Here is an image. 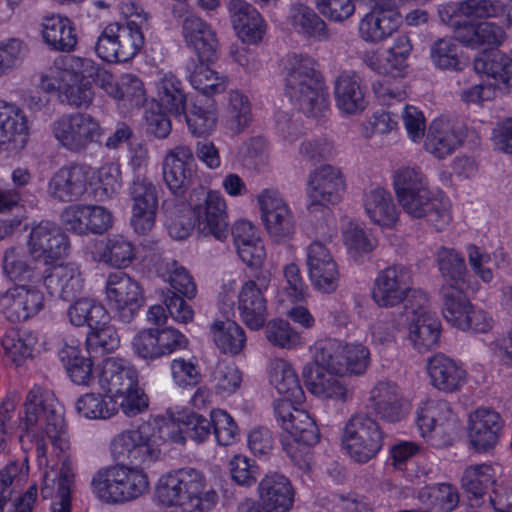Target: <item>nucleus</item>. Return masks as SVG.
I'll return each mask as SVG.
<instances>
[{
  "label": "nucleus",
  "instance_id": "nucleus-1",
  "mask_svg": "<svg viewBox=\"0 0 512 512\" xmlns=\"http://www.w3.org/2000/svg\"><path fill=\"white\" fill-rule=\"evenodd\" d=\"M212 419L195 412H180L174 421L155 418L137 429L124 430L111 441V452L118 460L135 465H149L159 459L166 440L184 444L189 438L203 443L212 435Z\"/></svg>",
  "mask_w": 512,
  "mask_h": 512
},
{
  "label": "nucleus",
  "instance_id": "nucleus-2",
  "mask_svg": "<svg viewBox=\"0 0 512 512\" xmlns=\"http://www.w3.org/2000/svg\"><path fill=\"white\" fill-rule=\"evenodd\" d=\"M19 429L27 436L46 434L55 449L65 452L69 441L65 431L64 416L54 394L34 385L27 393Z\"/></svg>",
  "mask_w": 512,
  "mask_h": 512
},
{
  "label": "nucleus",
  "instance_id": "nucleus-3",
  "mask_svg": "<svg viewBox=\"0 0 512 512\" xmlns=\"http://www.w3.org/2000/svg\"><path fill=\"white\" fill-rule=\"evenodd\" d=\"M285 91L298 109L316 117L328 106V93L317 62L308 55L293 54L288 59Z\"/></svg>",
  "mask_w": 512,
  "mask_h": 512
},
{
  "label": "nucleus",
  "instance_id": "nucleus-4",
  "mask_svg": "<svg viewBox=\"0 0 512 512\" xmlns=\"http://www.w3.org/2000/svg\"><path fill=\"white\" fill-rule=\"evenodd\" d=\"M149 488L147 475L125 465L99 469L91 479L93 494L105 503H124L144 494Z\"/></svg>",
  "mask_w": 512,
  "mask_h": 512
},
{
  "label": "nucleus",
  "instance_id": "nucleus-5",
  "mask_svg": "<svg viewBox=\"0 0 512 512\" xmlns=\"http://www.w3.org/2000/svg\"><path fill=\"white\" fill-rule=\"evenodd\" d=\"M51 131L58 146L73 153H82L90 145L100 143L104 134L100 122L83 112L60 116L53 121Z\"/></svg>",
  "mask_w": 512,
  "mask_h": 512
},
{
  "label": "nucleus",
  "instance_id": "nucleus-6",
  "mask_svg": "<svg viewBox=\"0 0 512 512\" xmlns=\"http://www.w3.org/2000/svg\"><path fill=\"white\" fill-rule=\"evenodd\" d=\"M385 433L378 422L364 412L355 413L346 422L342 444L350 457L358 463H367L381 451Z\"/></svg>",
  "mask_w": 512,
  "mask_h": 512
},
{
  "label": "nucleus",
  "instance_id": "nucleus-7",
  "mask_svg": "<svg viewBox=\"0 0 512 512\" xmlns=\"http://www.w3.org/2000/svg\"><path fill=\"white\" fill-rule=\"evenodd\" d=\"M189 206L197 218L198 228L204 235H211L219 241L227 238L229 233L226 202L219 191H206L199 186L189 195Z\"/></svg>",
  "mask_w": 512,
  "mask_h": 512
},
{
  "label": "nucleus",
  "instance_id": "nucleus-8",
  "mask_svg": "<svg viewBox=\"0 0 512 512\" xmlns=\"http://www.w3.org/2000/svg\"><path fill=\"white\" fill-rule=\"evenodd\" d=\"M421 292L412 289L411 270L400 264L388 266L380 270L373 281L371 297L380 308H393L402 303L415 304L413 293Z\"/></svg>",
  "mask_w": 512,
  "mask_h": 512
},
{
  "label": "nucleus",
  "instance_id": "nucleus-9",
  "mask_svg": "<svg viewBox=\"0 0 512 512\" xmlns=\"http://www.w3.org/2000/svg\"><path fill=\"white\" fill-rule=\"evenodd\" d=\"M415 304L405 305L408 321L409 340L419 352L434 349L439 342L441 323L428 307V297L424 292L413 293Z\"/></svg>",
  "mask_w": 512,
  "mask_h": 512
},
{
  "label": "nucleus",
  "instance_id": "nucleus-10",
  "mask_svg": "<svg viewBox=\"0 0 512 512\" xmlns=\"http://www.w3.org/2000/svg\"><path fill=\"white\" fill-rule=\"evenodd\" d=\"M105 292L114 317L125 324L134 320L145 302L140 284L123 271L108 275Z\"/></svg>",
  "mask_w": 512,
  "mask_h": 512
},
{
  "label": "nucleus",
  "instance_id": "nucleus-11",
  "mask_svg": "<svg viewBox=\"0 0 512 512\" xmlns=\"http://www.w3.org/2000/svg\"><path fill=\"white\" fill-rule=\"evenodd\" d=\"M261 219L273 241L286 242L292 238L296 229V220L287 201L273 188L263 190L258 195Z\"/></svg>",
  "mask_w": 512,
  "mask_h": 512
},
{
  "label": "nucleus",
  "instance_id": "nucleus-12",
  "mask_svg": "<svg viewBox=\"0 0 512 512\" xmlns=\"http://www.w3.org/2000/svg\"><path fill=\"white\" fill-rule=\"evenodd\" d=\"M345 191V181L341 171L331 165H323L309 174L306 187L307 210L317 213L329 205L337 204Z\"/></svg>",
  "mask_w": 512,
  "mask_h": 512
},
{
  "label": "nucleus",
  "instance_id": "nucleus-13",
  "mask_svg": "<svg viewBox=\"0 0 512 512\" xmlns=\"http://www.w3.org/2000/svg\"><path fill=\"white\" fill-rule=\"evenodd\" d=\"M194 154L187 145H177L167 151L162 164L163 179L172 197L186 199L185 194L195 176Z\"/></svg>",
  "mask_w": 512,
  "mask_h": 512
},
{
  "label": "nucleus",
  "instance_id": "nucleus-14",
  "mask_svg": "<svg viewBox=\"0 0 512 512\" xmlns=\"http://www.w3.org/2000/svg\"><path fill=\"white\" fill-rule=\"evenodd\" d=\"M269 283L270 274L260 273L255 280L244 282L238 293L237 309L240 319L251 330H259L267 320V301L263 292Z\"/></svg>",
  "mask_w": 512,
  "mask_h": 512
},
{
  "label": "nucleus",
  "instance_id": "nucleus-15",
  "mask_svg": "<svg viewBox=\"0 0 512 512\" xmlns=\"http://www.w3.org/2000/svg\"><path fill=\"white\" fill-rule=\"evenodd\" d=\"M89 168L82 164L65 165L55 171L47 184L52 200L67 203L80 200L87 192Z\"/></svg>",
  "mask_w": 512,
  "mask_h": 512
},
{
  "label": "nucleus",
  "instance_id": "nucleus-16",
  "mask_svg": "<svg viewBox=\"0 0 512 512\" xmlns=\"http://www.w3.org/2000/svg\"><path fill=\"white\" fill-rule=\"evenodd\" d=\"M397 200L411 218H427L438 231L443 230L451 220L449 208L433 196L429 187L398 196Z\"/></svg>",
  "mask_w": 512,
  "mask_h": 512
},
{
  "label": "nucleus",
  "instance_id": "nucleus-17",
  "mask_svg": "<svg viewBox=\"0 0 512 512\" xmlns=\"http://www.w3.org/2000/svg\"><path fill=\"white\" fill-rule=\"evenodd\" d=\"M397 200L411 218H427L438 231L443 230L451 220L449 208L433 196L429 187L398 196Z\"/></svg>",
  "mask_w": 512,
  "mask_h": 512
},
{
  "label": "nucleus",
  "instance_id": "nucleus-18",
  "mask_svg": "<svg viewBox=\"0 0 512 512\" xmlns=\"http://www.w3.org/2000/svg\"><path fill=\"white\" fill-rule=\"evenodd\" d=\"M274 413L281 428L297 443L312 446L319 441V429L310 415L289 401H276Z\"/></svg>",
  "mask_w": 512,
  "mask_h": 512
},
{
  "label": "nucleus",
  "instance_id": "nucleus-19",
  "mask_svg": "<svg viewBox=\"0 0 512 512\" xmlns=\"http://www.w3.org/2000/svg\"><path fill=\"white\" fill-rule=\"evenodd\" d=\"M182 36L186 46L200 62H213L218 58L219 41L215 30L201 17L190 14L182 22Z\"/></svg>",
  "mask_w": 512,
  "mask_h": 512
},
{
  "label": "nucleus",
  "instance_id": "nucleus-20",
  "mask_svg": "<svg viewBox=\"0 0 512 512\" xmlns=\"http://www.w3.org/2000/svg\"><path fill=\"white\" fill-rule=\"evenodd\" d=\"M130 190L133 200L131 225L138 234H145L155 223L158 208L156 187L149 179L137 177Z\"/></svg>",
  "mask_w": 512,
  "mask_h": 512
},
{
  "label": "nucleus",
  "instance_id": "nucleus-21",
  "mask_svg": "<svg viewBox=\"0 0 512 512\" xmlns=\"http://www.w3.org/2000/svg\"><path fill=\"white\" fill-rule=\"evenodd\" d=\"M307 267L314 287L322 292L336 290L339 282L337 264L329 249L320 241H313L307 248Z\"/></svg>",
  "mask_w": 512,
  "mask_h": 512
},
{
  "label": "nucleus",
  "instance_id": "nucleus-22",
  "mask_svg": "<svg viewBox=\"0 0 512 512\" xmlns=\"http://www.w3.org/2000/svg\"><path fill=\"white\" fill-rule=\"evenodd\" d=\"M258 503L264 512H289L294 503L290 480L277 472L266 474L257 485Z\"/></svg>",
  "mask_w": 512,
  "mask_h": 512
},
{
  "label": "nucleus",
  "instance_id": "nucleus-23",
  "mask_svg": "<svg viewBox=\"0 0 512 512\" xmlns=\"http://www.w3.org/2000/svg\"><path fill=\"white\" fill-rule=\"evenodd\" d=\"M503 420L489 408H479L469 416L468 438L477 452H488L498 443Z\"/></svg>",
  "mask_w": 512,
  "mask_h": 512
},
{
  "label": "nucleus",
  "instance_id": "nucleus-24",
  "mask_svg": "<svg viewBox=\"0 0 512 512\" xmlns=\"http://www.w3.org/2000/svg\"><path fill=\"white\" fill-rule=\"evenodd\" d=\"M28 246L34 257L58 259L68 254L70 243L62 229L50 221H42L32 228Z\"/></svg>",
  "mask_w": 512,
  "mask_h": 512
},
{
  "label": "nucleus",
  "instance_id": "nucleus-25",
  "mask_svg": "<svg viewBox=\"0 0 512 512\" xmlns=\"http://www.w3.org/2000/svg\"><path fill=\"white\" fill-rule=\"evenodd\" d=\"M227 9L242 43L257 44L262 40L266 23L251 3L246 0H228Z\"/></svg>",
  "mask_w": 512,
  "mask_h": 512
},
{
  "label": "nucleus",
  "instance_id": "nucleus-26",
  "mask_svg": "<svg viewBox=\"0 0 512 512\" xmlns=\"http://www.w3.org/2000/svg\"><path fill=\"white\" fill-rule=\"evenodd\" d=\"M181 485V496L183 506L193 509H212L218 502V494L213 488H207L204 475L193 468L178 470V477Z\"/></svg>",
  "mask_w": 512,
  "mask_h": 512
},
{
  "label": "nucleus",
  "instance_id": "nucleus-27",
  "mask_svg": "<svg viewBox=\"0 0 512 512\" xmlns=\"http://www.w3.org/2000/svg\"><path fill=\"white\" fill-rule=\"evenodd\" d=\"M402 17L397 8L373 7L359 22V35L367 43L377 44L391 37L400 27Z\"/></svg>",
  "mask_w": 512,
  "mask_h": 512
},
{
  "label": "nucleus",
  "instance_id": "nucleus-28",
  "mask_svg": "<svg viewBox=\"0 0 512 512\" xmlns=\"http://www.w3.org/2000/svg\"><path fill=\"white\" fill-rule=\"evenodd\" d=\"M137 381V371L126 359L108 357L103 360L98 382L100 388L111 397L133 388Z\"/></svg>",
  "mask_w": 512,
  "mask_h": 512
},
{
  "label": "nucleus",
  "instance_id": "nucleus-29",
  "mask_svg": "<svg viewBox=\"0 0 512 512\" xmlns=\"http://www.w3.org/2000/svg\"><path fill=\"white\" fill-rule=\"evenodd\" d=\"M286 21L291 29L304 39L327 42L331 38L326 22L305 4H292L286 16Z\"/></svg>",
  "mask_w": 512,
  "mask_h": 512
},
{
  "label": "nucleus",
  "instance_id": "nucleus-30",
  "mask_svg": "<svg viewBox=\"0 0 512 512\" xmlns=\"http://www.w3.org/2000/svg\"><path fill=\"white\" fill-rule=\"evenodd\" d=\"M28 141V125L25 115L8 105H0V154L17 153Z\"/></svg>",
  "mask_w": 512,
  "mask_h": 512
},
{
  "label": "nucleus",
  "instance_id": "nucleus-31",
  "mask_svg": "<svg viewBox=\"0 0 512 512\" xmlns=\"http://www.w3.org/2000/svg\"><path fill=\"white\" fill-rule=\"evenodd\" d=\"M303 377L307 389L321 399L346 402L352 398V389L339 379L335 373L323 371L319 367L305 366Z\"/></svg>",
  "mask_w": 512,
  "mask_h": 512
},
{
  "label": "nucleus",
  "instance_id": "nucleus-32",
  "mask_svg": "<svg viewBox=\"0 0 512 512\" xmlns=\"http://www.w3.org/2000/svg\"><path fill=\"white\" fill-rule=\"evenodd\" d=\"M369 406L387 422H398L403 416V397L399 387L391 381H378L370 391Z\"/></svg>",
  "mask_w": 512,
  "mask_h": 512
},
{
  "label": "nucleus",
  "instance_id": "nucleus-33",
  "mask_svg": "<svg viewBox=\"0 0 512 512\" xmlns=\"http://www.w3.org/2000/svg\"><path fill=\"white\" fill-rule=\"evenodd\" d=\"M473 69L477 74H485L493 79L495 89L512 90V60L499 50H484L474 58Z\"/></svg>",
  "mask_w": 512,
  "mask_h": 512
},
{
  "label": "nucleus",
  "instance_id": "nucleus-34",
  "mask_svg": "<svg viewBox=\"0 0 512 512\" xmlns=\"http://www.w3.org/2000/svg\"><path fill=\"white\" fill-rule=\"evenodd\" d=\"M427 370L432 385L443 392H455L466 381L465 370L442 353L429 358Z\"/></svg>",
  "mask_w": 512,
  "mask_h": 512
},
{
  "label": "nucleus",
  "instance_id": "nucleus-35",
  "mask_svg": "<svg viewBox=\"0 0 512 512\" xmlns=\"http://www.w3.org/2000/svg\"><path fill=\"white\" fill-rule=\"evenodd\" d=\"M460 144L461 135L449 119L439 117L430 123L424 141V148L428 153L443 159L452 154Z\"/></svg>",
  "mask_w": 512,
  "mask_h": 512
},
{
  "label": "nucleus",
  "instance_id": "nucleus-36",
  "mask_svg": "<svg viewBox=\"0 0 512 512\" xmlns=\"http://www.w3.org/2000/svg\"><path fill=\"white\" fill-rule=\"evenodd\" d=\"M460 482L471 505L477 507L486 503L487 491L498 484L494 468L485 463L468 466L463 471Z\"/></svg>",
  "mask_w": 512,
  "mask_h": 512
},
{
  "label": "nucleus",
  "instance_id": "nucleus-37",
  "mask_svg": "<svg viewBox=\"0 0 512 512\" xmlns=\"http://www.w3.org/2000/svg\"><path fill=\"white\" fill-rule=\"evenodd\" d=\"M334 94L337 107L347 114H355L366 107L361 79L354 71H343L337 76Z\"/></svg>",
  "mask_w": 512,
  "mask_h": 512
},
{
  "label": "nucleus",
  "instance_id": "nucleus-38",
  "mask_svg": "<svg viewBox=\"0 0 512 512\" xmlns=\"http://www.w3.org/2000/svg\"><path fill=\"white\" fill-rule=\"evenodd\" d=\"M42 37L53 50L71 52L78 41L74 23L61 15L47 16L42 21Z\"/></svg>",
  "mask_w": 512,
  "mask_h": 512
},
{
  "label": "nucleus",
  "instance_id": "nucleus-39",
  "mask_svg": "<svg viewBox=\"0 0 512 512\" xmlns=\"http://www.w3.org/2000/svg\"><path fill=\"white\" fill-rule=\"evenodd\" d=\"M44 285L51 295L68 301L82 291L83 277L76 265H59L53 267L44 277Z\"/></svg>",
  "mask_w": 512,
  "mask_h": 512
},
{
  "label": "nucleus",
  "instance_id": "nucleus-40",
  "mask_svg": "<svg viewBox=\"0 0 512 512\" xmlns=\"http://www.w3.org/2000/svg\"><path fill=\"white\" fill-rule=\"evenodd\" d=\"M271 385L283 396L279 401H289L292 404L299 403L304 397V392L295 369L283 359H275L271 363L269 373Z\"/></svg>",
  "mask_w": 512,
  "mask_h": 512
},
{
  "label": "nucleus",
  "instance_id": "nucleus-41",
  "mask_svg": "<svg viewBox=\"0 0 512 512\" xmlns=\"http://www.w3.org/2000/svg\"><path fill=\"white\" fill-rule=\"evenodd\" d=\"M165 224L169 235L177 240L187 238L194 229L192 209L186 199L167 198L163 202Z\"/></svg>",
  "mask_w": 512,
  "mask_h": 512
},
{
  "label": "nucleus",
  "instance_id": "nucleus-42",
  "mask_svg": "<svg viewBox=\"0 0 512 512\" xmlns=\"http://www.w3.org/2000/svg\"><path fill=\"white\" fill-rule=\"evenodd\" d=\"M464 288L451 285H442L440 288L442 314L448 323L458 329L467 327L465 316L471 309V302Z\"/></svg>",
  "mask_w": 512,
  "mask_h": 512
},
{
  "label": "nucleus",
  "instance_id": "nucleus-43",
  "mask_svg": "<svg viewBox=\"0 0 512 512\" xmlns=\"http://www.w3.org/2000/svg\"><path fill=\"white\" fill-rule=\"evenodd\" d=\"M310 352L313 362L306 366L319 367L323 371L335 373L336 375L341 374V369H343V342L331 338L320 339L310 347Z\"/></svg>",
  "mask_w": 512,
  "mask_h": 512
},
{
  "label": "nucleus",
  "instance_id": "nucleus-44",
  "mask_svg": "<svg viewBox=\"0 0 512 512\" xmlns=\"http://www.w3.org/2000/svg\"><path fill=\"white\" fill-rule=\"evenodd\" d=\"M437 267L445 283L452 287H465L468 270L463 256L454 248L441 247L436 253Z\"/></svg>",
  "mask_w": 512,
  "mask_h": 512
},
{
  "label": "nucleus",
  "instance_id": "nucleus-45",
  "mask_svg": "<svg viewBox=\"0 0 512 512\" xmlns=\"http://www.w3.org/2000/svg\"><path fill=\"white\" fill-rule=\"evenodd\" d=\"M157 96L161 109L175 116H182L187 96L183 84L174 74L167 73L158 81Z\"/></svg>",
  "mask_w": 512,
  "mask_h": 512
},
{
  "label": "nucleus",
  "instance_id": "nucleus-46",
  "mask_svg": "<svg viewBox=\"0 0 512 512\" xmlns=\"http://www.w3.org/2000/svg\"><path fill=\"white\" fill-rule=\"evenodd\" d=\"M418 500L435 512H452L460 500L458 488L450 483H438L423 487L418 493Z\"/></svg>",
  "mask_w": 512,
  "mask_h": 512
},
{
  "label": "nucleus",
  "instance_id": "nucleus-47",
  "mask_svg": "<svg viewBox=\"0 0 512 512\" xmlns=\"http://www.w3.org/2000/svg\"><path fill=\"white\" fill-rule=\"evenodd\" d=\"M160 277L169 282L172 292L191 299L197 292L196 284L187 269L172 258H163L156 265Z\"/></svg>",
  "mask_w": 512,
  "mask_h": 512
},
{
  "label": "nucleus",
  "instance_id": "nucleus-48",
  "mask_svg": "<svg viewBox=\"0 0 512 512\" xmlns=\"http://www.w3.org/2000/svg\"><path fill=\"white\" fill-rule=\"evenodd\" d=\"M4 274L14 282L35 283L42 276L29 261V257L22 248L11 247L3 256Z\"/></svg>",
  "mask_w": 512,
  "mask_h": 512
},
{
  "label": "nucleus",
  "instance_id": "nucleus-49",
  "mask_svg": "<svg viewBox=\"0 0 512 512\" xmlns=\"http://www.w3.org/2000/svg\"><path fill=\"white\" fill-rule=\"evenodd\" d=\"M364 205L367 215L376 224L391 226L398 218L392 196L383 188H375L368 192L365 196Z\"/></svg>",
  "mask_w": 512,
  "mask_h": 512
},
{
  "label": "nucleus",
  "instance_id": "nucleus-50",
  "mask_svg": "<svg viewBox=\"0 0 512 512\" xmlns=\"http://www.w3.org/2000/svg\"><path fill=\"white\" fill-rule=\"evenodd\" d=\"M211 334L216 346L223 353L237 355L246 343V336L242 327L228 319L226 321H215L211 325Z\"/></svg>",
  "mask_w": 512,
  "mask_h": 512
},
{
  "label": "nucleus",
  "instance_id": "nucleus-51",
  "mask_svg": "<svg viewBox=\"0 0 512 512\" xmlns=\"http://www.w3.org/2000/svg\"><path fill=\"white\" fill-rule=\"evenodd\" d=\"M206 99L203 104L201 100L197 99L188 112H184L182 116L185 117L188 129L195 137H203L209 135L215 128L217 123L216 111Z\"/></svg>",
  "mask_w": 512,
  "mask_h": 512
},
{
  "label": "nucleus",
  "instance_id": "nucleus-52",
  "mask_svg": "<svg viewBox=\"0 0 512 512\" xmlns=\"http://www.w3.org/2000/svg\"><path fill=\"white\" fill-rule=\"evenodd\" d=\"M71 380L77 385H89L93 380V362L90 357L80 354L78 348L65 346L59 352Z\"/></svg>",
  "mask_w": 512,
  "mask_h": 512
},
{
  "label": "nucleus",
  "instance_id": "nucleus-53",
  "mask_svg": "<svg viewBox=\"0 0 512 512\" xmlns=\"http://www.w3.org/2000/svg\"><path fill=\"white\" fill-rule=\"evenodd\" d=\"M76 412L91 420H106L114 416L118 408L112 397H104L100 393H85L75 402Z\"/></svg>",
  "mask_w": 512,
  "mask_h": 512
},
{
  "label": "nucleus",
  "instance_id": "nucleus-54",
  "mask_svg": "<svg viewBox=\"0 0 512 512\" xmlns=\"http://www.w3.org/2000/svg\"><path fill=\"white\" fill-rule=\"evenodd\" d=\"M206 63L200 61L197 63L192 59L187 64L186 70L192 87L205 96H211L224 91L225 83Z\"/></svg>",
  "mask_w": 512,
  "mask_h": 512
},
{
  "label": "nucleus",
  "instance_id": "nucleus-55",
  "mask_svg": "<svg viewBox=\"0 0 512 512\" xmlns=\"http://www.w3.org/2000/svg\"><path fill=\"white\" fill-rule=\"evenodd\" d=\"M135 257L132 242L123 235L109 236L100 253V261L114 268L128 267Z\"/></svg>",
  "mask_w": 512,
  "mask_h": 512
},
{
  "label": "nucleus",
  "instance_id": "nucleus-56",
  "mask_svg": "<svg viewBox=\"0 0 512 512\" xmlns=\"http://www.w3.org/2000/svg\"><path fill=\"white\" fill-rule=\"evenodd\" d=\"M38 342L37 334L33 331H11L2 338V346L6 355L16 364L33 357L34 347Z\"/></svg>",
  "mask_w": 512,
  "mask_h": 512
},
{
  "label": "nucleus",
  "instance_id": "nucleus-57",
  "mask_svg": "<svg viewBox=\"0 0 512 512\" xmlns=\"http://www.w3.org/2000/svg\"><path fill=\"white\" fill-rule=\"evenodd\" d=\"M20 194L0 189V240L10 236L21 224Z\"/></svg>",
  "mask_w": 512,
  "mask_h": 512
},
{
  "label": "nucleus",
  "instance_id": "nucleus-58",
  "mask_svg": "<svg viewBox=\"0 0 512 512\" xmlns=\"http://www.w3.org/2000/svg\"><path fill=\"white\" fill-rule=\"evenodd\" d=\"M264 333L269 344L275 348L293 350L303 345L301 334L284 319L270 320Z\"/></svg>",
  "mask_w": 512,
  "mask_h": 512
},
{
  "label": "nucleus",
  "instance_id": "nucleus-59",
  "mask_svg": "<svg viewBox=\"0 0 512 512\" xmlns=\"http://www.w3.org/2000/svg\"><path fill=\"white\" fill-rule=\"evenodd\" d=\"M228 126L234 133L243 132L252 121L251 103L248 97L238 90L229 92Z\"/></svg>",
  "mask_w": 512,
  "mask_h": 512
},
{
  "label": "nucleus",
  "instance_id": "nucleus-60",
  "mask_svg": "<svg viewBox=\"0 0 512 512\" xmlns=\"http://www.w3.org/2000/svg\"><path fill=\"white\" fill-rule=\"evenodd\" d=\"M430 58L434 66L441 70L460 69L459 46L451 37L435 40L430 46Z\"/></svg>",
  "mask_w": 512,
  "mask_h": 512
},
{
  "label": "nucleus",
  "instance_id": "nucleus-61",
  "mask_svg": "<svg viewBox=\"0 0 512 512\" xmlns=\"http://www.w3.org/2000/svg\"><path fill=\"white\" fill-rule=\"evenodd\" d=\"M396 197L429 187L428 179L417 166H402L393 175Z\"/></svg>",
  "mask_w": 512,
  "mask_h": 512
},
{
  "label": "nucleus",
  "instance_id": "nucleus-62",
  "mask_svg": "<svg viewBox=\"0 0 512 512\" xmlns=\"http://www.w3.org/2000/svg\"><path fill=\"white\" fill-rule=\"evenodd\" d=\"M24 284H17L0 293V313L11 322L28 319L24 305Z\"/></svg>",
  "mask_w": 512,
  "mask_h": 512
},
{
  "label": "nucleus",
  "instance_id": "nucleus-63",
  "mask_svg": "<svg viewBox=\"0 0 512 512\" xmlns=\"http://www.w3.org/2000/svg\"><path fill=\"white\" fill-rule=\"evenodd\" d=\"M120 338L114 326L107 324L98 329L89 330L86 347L90 354L112 352L119 347Z\"/></svg>",
  "mask_w": 512,
  "mask_h": 512
},
{
  "label": "nucleus",
  "instance_id": "nucleus-64",
  "mask_svg": "<svg viewBox=\"0 0 512 512\" xmlns=\"http://www.w3.org/2000/svg\"><path fill=\"white\" fill-rule=\"evenodd\" d=\"M340 375H362L370 363V352L362 344L344 343V352Z\"/></svg>",
  "mask_w": 512,
  "mask_h": 512
}]
</instances>
